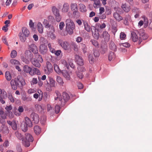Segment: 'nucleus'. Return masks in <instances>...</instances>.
<instances>
[{
  "mask_svg": "<svg viewBox=\"0 0 152 152\" xmlns=\"http://www.w3.org/2000/svg\"><path fill=\"white\" fill-rule=\"evenodd\" d=\"M56 80L60 85H62L64 83L62 78L59 76H57L56 77Z\"/></svg>",
  "mask_w": 152,
  "mask_h": 152,
  "instance_id": "c03bdc74",
  "label": "nucleus"
},
{
  "mask_svg": "<svg viewBox=\"0 0 152 152\" xmlns=\"http://www.w3.org/2000/svg\"><path fill=\"white\" fill-rule=\"evenodd\" d=\"M69 9V5L67 3H65L63 5L62 12H66L68 11Z\"/></svg>",
  "mask_w": 152,
  "mask_h": 152,
  "instance_id": "b1692460",
  "label": "nucleus"
},
{
  "mask_svg": "<svg viewBox=\"0 0 152 152\" xmlns=\"http://www.w3.org/2000/svg\"><path fill=\"white\" fill-rule=\"evenodd\" d=\"M25 123L26 125L29 127H31L32 126V124L30 119L27 117L25 118Z\"/></svg>",
  "mask_w": 152,
  "mask_h": 152,
  "instance_id": "a878e982",
  "label": "nucleus"
},
{
  "mask_svg": "<svg viewBox=\"0 0 152 152\" xmlns=\"http://www.w3.org/2000/svg\"><path fill=\"white\" fill-rule=\"evenodd\" d=\"M126 35L123 32H121L120 35V38L121 40H124L126 39Z\"/></svg>",
  "mask_w": 152,
  "mask_h": 152,
  "instance_id": "8fccbe9b",
  "label": "nucleus"
},
{
  "mask_svg": "<svg viewBox=\"0 0 152 152\" xmlns=\"http://www.w3.org/2000/svg\"><path fill=\"white\" fill-rule=\"evenodd\" d=\"M77 75L78 77L80 79H82L83 77V75L82 72L79 71L76 72Z\"/></svg>",
  "mask_w": 152,
  "mask_h": 152,
  "instance_id": "603ef678",
  "label": "nucleus"
},
{
  "mask_svg": "<svg viewBox=\"0 0 152 152\" xmlns=\"http://www.w3.org/2000/svg\"><path fill=\"white\" fill-rule=\"evenodd\" d=\"M61 63L64 64L65 66H66L67 68H68L69 65L67 63V61L65 60L62 59L61 60Z\"/></svg>",
  "mask_w": 152,
  "mask_h": 152,
  "instance_id": "680f3d73",
  "label": "nucleus"
},
{
  "mask_svg": "<svg viewBox=\"0 0 152 152\" xmlns=\"http://www.w3.org/2000/svg\"><path fill=\"white\" fill-rule=\"evenodd\" d=\"M81 48L83 51V53H86V52L87 50V48L86 47V45L84 44H81Z\"/></svg>",
  "mask_w": 152,
  "mask_h": 152,
  "instance_id": "864d4df0",
  "label": "nucleus"
},
{
  "mask_svg": "<svg viewBox=\"0 0 152 152\" xmlns=\"http://www.w3.org/2000/svg\"><path fill=\"white\" fill-rule=\"evenodd\" d=\"M72 48L75 52H77L78 50V45L75 43H73L71 44Z\"/></svg>",
  "mask_w": 152,
  "mask_h": 152,
  "instance_id": "37998d69",
  "label": "nucleus"
},
{
  "mask_svg": "<svg viewBox=\"0 0 152 152\" xmlns=\"http://www.w3.org/2000/svg\"><path fill=\"white\" fill-rule=\"evenodd\" d=\"M120 45L121 46L122 45V46L126 48H128L130 46V44L128 42L121 43L120 44Z\"/></svg>",
  "mask_w": 152,
  "mask_h": 152,
  "instance_id": "5fc2aeb1",
  "label": "nucleus"
},
{
  "mask_svg": "<svg viewBox=\"0 0 152 152\" xmlns=\"http://www.w3.org/2000/svg\"><path fill=\"white\" fill-rule=\"evenodd\" d=\"M37 29L40 33L42 34L43 31V27L42 24L38 22L37 24Z\"/></svg>",
  "mask_w": 152,
  "mask_h": 152,
  "instance_id": "c85d7f7f",
  "label": "nucleus"
},
{
  "mask_svg": "<svg viewBox=\"0 0 152 152\" xmlns=\"http://www.w3.org/2000/svg\"><path fill=\"white\" fill-rule=\"evenodd\" d=\"M28 49L31 52H32L35 54H36L38 53L37 48L36 45L34 44H32L29 45Z\"/></svg>",
  "mask_w": 152,
  "mask_h": 152,
  "instance_id": "1a4fd4ad",
  "label": "nucleus"
},
{
  "mask_svg": "<svg viewBox=\"0 0 152 152\" xmlns=\"http://www.w3.org/2000/svg\"><path fill=\"white\" fill-rule=\"evenodd\" d=\"M60 109V107L58 105H56L55 107V110L56 113H59Z\"/></svg>",
  "mask_w": 152,
  "mask_h": 152,
  "instance_id": "338daca9",
  "label": "nucleus"
},
{
  "mask_svg": "<svg viewBox=\"0 0 152 152\" xmlns=\"http://www.w3.org/2000/svg\"><path fill=\"white\" fill-rule=\"evenodd\" d=\"M46 28H49V31L47 33V36L48 37L50 38L52 40H54L56 38V36L54 33L55 29L53 26L48 24L45 26Z\"/></svg>",
  "mask_w": 152,
  "mask_h": 152,
  "instance_id": "39448f33",
  "label": "nucleus"
},
{
  "mask_svg": "<svg viewBox=\"0 0 152 152\" xmlns=\"http://www.w3.org/2000/svg\"><path fill=\"white\" fill-rule=\"evenodd\" d=\"M11 126L13 130H16L17 129V126L16 124L15 121H13V124H12Z\"/></svg>",
  "mask_w": 152,
  "mask_h": 152,
  "instance_id": "0e129e2a",
  "label": "nucleus"
},
{
  "mask_svg": "<svg viewBox=\"0 0 152 152\" xmlns=\"http://www.w3.org/2000/svg\"><path fill=\"white\" fill-rule=\"evenodd\" d=\"M61 72L66 80H69L70 79V75L67 71L65 70H63Z\"/></svg>",
  "mask_w": 152,
  "mask_h": 152,
  "instance_id": "4be33fe9",
  "label": "nucleus"
},
{
  "mask_svg": "<svg viewBox=\"0 0 152 152\" xmlns=\"http://www.w3.org/2000/svg\"><path fill=\"white\" fill-rule=\"evenodd\" d=\"M108 57L109 61H111L114 59L115 58V55L114 53L113 52H110L108 54Z\"/></svg>",
  "mask_w": 152,
  "mask_h": 152,
  "instance_id": "473e14b6",
  "label": "nucleus"
},
{
  "mask_svg": "<svg viewBox=\"0 0 152 152\" xmlns=\"http://www.w3.org/2000/svg\"><path fill=\"white\" fill-rule=\"evenodd\" d=\"M65 25L64 23V22H61L60 23L59 25V28L61 30H62L64 26Z\"/></svg>",
  "mask_w": 152,
  "mask_h": 152,
  "instance_id": "774afa93",
  "label": "nucleus"
},
{
  "mask_svg": "<svg viewBox=\"0 0 152 152\" xmlns=\"http://www.w3.org/2000/svg\"><path fill=\"white\" fill-rule=\"evenodd\" d=\"M107 46L106 45H104L102 46L100 51L101 54H104L107 51Z\"/></svg>",
  "mask_w": 152,
  "mask_h": 152,
  "instance_id": "7c9ffc66",
  "label": "nucleus"
},
{
  "mask_svg": "<svg viewBox=\"0 0 152 152\" xmlns=\"http://www.w3.org/2000/svg\"><path fill=\"white\" fill-rule=\"evenodd\" d=\"M10 62L11 64L15 66L20 65V64L19 62L17 60L15 59H12L10 60Z\"/></svg>",
  "mask_w": 152,
  "mask_h": 152,
  "instance_id": "c9c22d12",
  "label": "nucleus"
},
{
  "mask_svg": "<svg viewBox=\"0 0 152 152\" xmlns=\"http://www.w3.org/2000/svg\"><path fill=\"white\" fill-rule=\"evenodd\" d=\"M80 11L82 12H85L86 11V10L85 6L83 4H79Z\"/></svg>",
  "mask_w": 152,
  "mask_h": 152,
  "instance_id": "a19ab883",
  "label": "nucleus"
},
{
  "mask_svg": "<svg viewBox=\"0 0 152 152\" xmlns=\"http://www.w3.org/2000/svg\"><path fill=\"white\" fill-rule=\"evenodd\" d=\"M83 22L85 30L88 32H90L91 31V28L90 27V26L88 24V22L85 20H83Z\"/></svg>",
  "mask_w": 152,
  "mask_h": 152,
  "instance_id": "5701e85b",
  "label": "nucleus"
},
{
  "mask_svg": "<svg viewBox=\"0 0 152 152\" xmlns=\"http://www.w3.org/2000/svg\"><path fill=\"white\" fill-rule=\"evenodd\" d=\"M30 34L28 30L25 27H23L22 29V32H20L18 34L20 39L22 42H24L26 38L29 36Z\"/></svg>",
  "mask_w": 152,
  "mask_h": 152,
  "instance_id": "20e7f679",
  "label": "nucleus"
},
{
  "mask_svg": "<svg viewBox=\"0 0 152 152\" xmlns=\"http://www.w3.org/2000/svg\"><path fill=\"white\" fill-rule=\"evenodd\" d=\"M15 134L16 136L18 139L22 140L23 139V135L18 132L16 131L15 132Z\"/></svg>",
  "mask_w": 152,
  "mask_h": 152,
  "instance_id": "58836bf2",
  "label": "nucleus"
},
{
  "mask_svg": "<svg viewBox=\"0 0 152 152\" xmlns=\"http://www.w3.org/2000/svg\"><path fill=\"white\" fill-rule=\"evenodd\" d=\"M32 68L27 65L24 66L23 67V70L26 73H29L30 74Z\"/></svg>",
  "mask_w": 152,
  "mask_h": 152,
  "instance_id": "cd10ccee",
  "label": "nucleus"
},
{
  "mask_svg": "<svg viewBox=\"0 0 152 152\" xmlns=\"http://www.w3.org/2000/svg\"><path fill=\"white\" fill-rule=\"evenodd\" d=\"M58 42L64 50H67L68 49V47L69 45L68 42L66 41H63L61 39H59L58 40Z\"/></svg>",
  "mask_w": 152,
  "mask_h": 152,
  "instance_id": "0eeeda50",
  "label": "nucleus"
},
{
  "mask_svg": "<svg viewBox=\"0 0 152 152\" xmlns=\"http://www.w3.org/2000/svg\"><path fill=\"white\" fill-rule=\"evenodd\" d=\"M71 8L72 11H78V9L76 3H72L71 4Z\"/></svg>",
  "mask_w": 152,
  "mask_h": 152,
  "instance_id": "72a5a7b5",
  "label": "nucleus"
},
{
  "mask_svg": "<svg viewBox=\"0 0 152 152\" xmlns=\"http://www.w3.org/2000/svg\"><path fill=\"white\" fill-rule=\"evenodd\" d=\"M27 126L22 124L21 126L22 130L24 132H26L28 130Z\"/></svg>",
  "mask_w": 152,
  "mask_h": 152,
  "instance_id": "4d7b16f0",
  "label": "nucleus"
},
{
  "mask_svg": "<svg viewBox=\"0 0 152 152\" xmlns=\"http://www.w3.org/2000/svg\"><path fill=\"white\" fill-rule=\"evenodd\" d=\"M25 84L26 83L24 79L22 78H18V77L10 81L11 86L14 90L17 89L18 87H23Z\"/></svg>",
  "mask_w": 152,
  "mask_h": 152,
  "instance_id": "f257e3e1",
  "label": "nucleus"
},
{
  "mask_svg": "<svg viewBox=\"0 0 152 152\" xmlns=\"http://www.w3.org/2000/svg\"><path fill=\"white\" fill-rule=\"evenodd\" d=\"M44 72L45 74L49 75L53 71V66L51 63L47 61L46 63V66L44 68Z\"/></svg>",
  "mask_w": 152,
  "mask_h": 152,
  "instance_id": "423d86ee",
  "label": "nucleus"
},
{
  "mask_svg": "<svg viewBox=\"0 0 152 152\" xmlns=\"http://www.w3.org/2000/svg\"><path fill=\"white\" fill-rule=\"evenodd\" d=\"M30 116L34 123L36 124L38 123L39 120V118L37 114L35 113H33Z\"/></svg>",
  "mask_w": 152,
  "mask_h": 152,
  "instance_id": "6e6552de",
  "label": "nucleus"
},
{
  "mask_svg": "<svg viewBox=\"0 0 152 152\" xmlns=\"http://www.w3.org/2000/svg\"><path fill=\"white\" fill-rule=\"evenodd\" d=\"M55 18L56 21L57 22H59L61 20V17L60 14H58L57 15H55Z\"/></svg>",
  "mask_w": 152,
  "mask_h": 152,
  "instance_id": "e2e57ef3",
  "label": "nucleus"
},
{
  "mask_svg": "<svg viewBox=\"0 0 152 152\" xmlns=\"http://www.w3.org/2000/svg\"><path fill=\"white\" fill-rule=\"evenodd\" d=\"M94 3L93 4V6L94 8H96L99 7L100 5V0H94Z\"/></svg>",
  "mask_w": 152,
  "mask_h": 152,
  "instance_id": "2f4dec72",
  "label": "nucleus"
},
{
  "mask_svg": "<svg viewBox=\"0 0 152 152\" xmlns=\"http://www.w3.org/2000/svg\"><path fill=\"white\" fill-rule=\"evenodd\" d=\"M77 69L78 71L81 72H84L86 71V69L85 68L81 66L78 67H77Z\"/></svg>",
  "mask_w": 152,
  "mask_h": 152,
  "instance_id": "bf43d9fd",
  "label": "nucleus"
},
{
  "mask_svg": "<svg viewBox=\"0 0 152 152\" xmlns=\"http://www.w3.org/2000/svg\"><path fill=\"white\" fill-rule=\"evenodd\" d=\"M121 7L123 10L126 12H128L131 9L130 6L126 3L122 4Z\"/></svg>",
  "mask_w": 152,
  "mask_h": 152,
  "instance_id": "f8f14e48",
  "label": "nucleus"
},
{
  "mask_svg": "<svg viewBox=\"0 0 152 152\" xmlns=\"http://www.w3.org/2000/svg\"><path fill=\"white\" fill-rule=\"evenodd\" d=\"M22 143L23 145L26 147H28L30 145V142L31 141H28V140H25L24 139H23L22 140Z\"/></svg>",
  "mask_w": 152,
  "mask_h": 152,
  "instance_id": "e433bc0d",
  "label": "nucleus"
},
{
  "mask_svg": "<svg viewBox=\"0 0 152 152\" xmlns=\"http://www.w3.org/2000/svg\"><path fill=\"white\" fill-rule=\"evenodd\" d=\"M31 61L33 65L39 68L41 66L40 63L37 59L34 58H32Z\"/></svg>",
  "mask_w": 152,
  "mask_h": 152,
  "instance_id": "f3484780",
  "label": "nucleus"
},
{
  "mask_svg": "<svg viewBox=\"0 0 152 152\" xmlns=\"http://www.w3.org/2000/svg\"><path fill=\"white\" fill-rule=\"evenodd\" d=\"M123 23L126 25H128L129 21L131 20V16L129 15H126L125 17L123 18Z\"/></svg>",
  "mask_w": 152,
  "mask_h": 152,
  "instance_id": "dca6fc26",
  "label": "nucleus"
},
{
  "mask_svg": "<svg viewBox=\"0 0 152 152\" xmlns=\"http://www.w3.org/2000/svg\"><path fill=\"white\" fill-rule=\"evenodd\" d=\"M93 54L94 56L96 57H98L100 55L99 51L96 50H94Z\"/></svg>",
  "mask_w": 152,
  "mask_h": 152,
  "instance_id": "052dcab7",
  "label": "nucleus"
},
{
  "mask_svg": "<svg viewBox=\"0 0 152 152\" xmlns=\"http://www.w3.org/2000/svg\"><path fill=\"white\" fill-rule=\"evenodd\" d=\"M49 80L50 82L49 85L50 87H55L56 84L55 80L51 77H49ZM46 85L47 86L49 85V83L48 81H47Z\"/></svg>",
  "mask_w": 152,
  "mask_h": 152,
  "instance_id": "412c9836",
  "label": "nucleus"
},
{
  "mask_svg": "<svg viewBox=\"0 0 152 152\" xmlns=\"http://www.w3.org/2000/svg\"><path fill=\"white\" fill-rule=\"evenodd\" d=\"M96 26H92L91 27V30L94 37L96 39H98L99 38V34L98 33L97 34L96 33Z\"/></svg>",
  "mask_w": 152,
  "mask_h": 152,
  "instance_id": "4468645a",
  "label": "nucleus"
},
{
  "mask_svg": "<svg viewBox=\"0 0 152 152\" xmlns=\"http://www.w3.org/2000/svg\"><path fill=\"white\" fill-rule=\"evenodd\" d=\"M66 30L69 34H72L75 28V26L73 21L70 19H68L66 21Z\"/></svg>",
  "mask_w": 152,
  "mask_h": 152,
  "instance_id": "7ed1b4c3",
  "label": "nucleus"
},
{
  "mask_svg": "<svg viewBox=\"0 0 152 152\" xmlns=\"http://www.w3.org/2000/svg\"><path fill=\"white\" fill-rule=\"evenodd\" d=\"M56 97L55 98V100H57L58 99L59 101L60 102V103L63 105H64L65 103L67 102L69 99V95L66 92H64L63 93L62 96L64 101L62 100V96L60 93L58 91L56 92Z\"/></svg>",
  "mask_w": 152,
  "mask_h": 152,
  "instance_id": "f03ea898",
  "label": "nucleus"
},
{
  "mask_svg": "<svg viewBox=\"0 0 152 152\" xmlns=\"http://www.w3.org/2000/svg\"><path fill=\"white\" fill-rule=\"evenodd\" d=\"M5 77L6 80L8 81H10L12 79V76L10 72L7 71L5 72Z\"/></svg>",
  "mask_w": 152,
  "mask_h": 152,
  "instance_id": "f704fd0d",
  "label": "nucleus"
},
{
  "mask_svg": "<svg viewBox=\"0 0 152 152\" xmlns=\"http://www.w3.org/2000/svg\"><path fill=\"white\" fill-rule=\"evenodd\" d=\"M17 54V51L15 50H13L11 51V57L12 58H15L16 57Z\"/></svg>",
  "mask_w": 152,
  "mask_h": 152,
  "instance_id": "09e8293b",
  "label": "nucleus"
},
{
  "mask_svg": "<svg viewBox=\"0 0 152 152\" xmlns=\"http://www.w3.org/2000/svg\"><path fill=\"white\" fill-rule=\"evenodd\" d=\"M52 11L54 14L55 15H57L59 14V10L55 7H54L52 8Z\"/></svg>",
  "mask_w": 152,
  "mask_h": 152,
  "instance_id": "a18cd8bd",
  "label": "nucleus"
},
{
  "mask_svg": "<svg viewBox=\"0 0 152 152\" xmlns=\"http://www.w3.org/2000/svg\"><path fill=\"white\" fill-rule=\"evenodd\" d=\"M25 140L32 142L33 141V138L32 136L30 134L26 133L25 134Z\"/></svg>",
  "mask_w": 152,
  "mask_h": 152,
  "instance_id": "393cba45",
  "label": "nucleus"
},
{
  "mask_svg": "<svg viewBox=\"0 0 152 152\" xmlns=\"http://www.w3.org/2000/svg\"><path fill=\"white\" fill-rule=\"evenodd\" d=\"M40 73L39 69L36 68L34 67L31 69V72L30 75L31 76H33L35 75H39Z\"/></svg>",
  "mask_w": 152,
  "mask_h": 152,
  "instance_id": "2eb2a0df",
  "label": "nucleus"
},
{
  "mask_svg": "<svg viewBox=\"0 0 152 152\" xmlns=\"http://www.w3.org/2000/svg\"><path fill=\"white\" fill-rule=\"evenodd\" d=\"M25 56L27 58H31L32 57V54L31 52L28 50H26L25 51L24 53Z\"/></svg>",
  "mask_w": 152,
  "mask_h": 152,
  "instance_id": "c756f323",
  "label": "nucleus"
},
{
  "mask_svg": "<svg viewBox=\"0 0 152 152\" xmlns=\"http://www.w3.org/2000/svg\"><path fill=\"white\" fill-rule=\"evenodd\" d=\"M110 49L113 50H115L116 49V47L114 43H111L110 46Z\"/></svg>",
  "mask_w": 152,
  "mask_h": 152,
  "instance_id": "6e6d98bb",
  "label": "nucleus"
},
{
  "mask_svg": "<svg viewBox=\"0 0 152 152\" xmlns=\"http://www.w3.org/2000/svg\"><path fill=\"white\" fill-rule=\"evenodd\" d=\"M98 16L99 17V18L102 19H104L106 18V15L104 14H99Z\"/></svg>",
  "mask_w": 152,
  "mask_h": 152,
  "instance_id": "69168bd1",
  "label": "nucleus"
},
{
  "mask_svg": "<svg viewBox=\"0 0 152 152\" xmlns=\"http://www.w3.org/2000/svg\"><path fill=\"white\" fill-rule=\"evenodd\" d=\"M0 115L2 118H6V114L4 113V112L2 110H0Z\"/></svg>",
  "mask_w": 152,
  "mask_h": 152,
  "instance_id": "3c124183",
  "label": "nucleus"
},
{
  "mask_svg": "<svg viewBox=\"0 0 152 152\" xmlns=\"http://www.w3.org/2000/svg\"><path fill=\"white\" fill-rule=\"evenodd\" d=\"M106 24L104 23H103L102 24H100L99 23H97L96 25V26L97 28L99 29L100 28V29H103L104 28L106 27Z\"/></svg>",
  "mask_w": 152,
  "mask_h": 152,
  "instance_id": "79ce46f5",
  "label": "nucleus"
},
{
  "mask_svg": "<svg viewBox=\"0 0 152 152\" xmlns=\"http://www.w3.org/2000/svg\"><path fill=\"white\" fill-rule=\"evenodd\" d=\"M41 130V128L38 126H36L34 127V132L37 135H39L40 134Z\"/></svg>",
  "mask_w": 152,
  "mask_h": 152,
  "instance_id": "bb28decb",
  "label": "nucleus"
},
{
  "mask_svg": "<svg viewBox=\"0 0 152 152\" xmlns=\"http://www.w3.org/2000/svg\"><path fill=\"white\" fill-rule=\"evenodd\" d=\"M131 38L134 42H136L139 40V38L136 33L135 32H132L131 33Z\"/></svg>",
  "mask_w": 152,
  "mask_h": 152,
  "instance_id": "aec40b11",
  "label": "nucleus"
},
{
  "mask_svg": "<svg viewBox=\"0 0 152 152\" xmlns=\"http://www.w3.org/2000/svg\"><path fill=\"white\" fill-rule=\"evenodd\" d=\"M54 69L56 72L58 73L59 74L61 72V71L59 68L58 66L56 64H54Z\"/></svg>",
  "mask_w": 152,
  "mask_h": 152,
  "instance_id": "ea45409f",
  "label": "nucleus"
},
{
  "mask_svg": "<svg viewBox=\"0 0 152 152\" xmlns=\"http://www.w3.org/2000/svg\"><path fill=\"white\" fill-rule=\"evenodd\" d=\"M39 51L42 54H45L47 51V47L45 44H41L40 45Z\"/></svg>",
  "mask_w": 152,
  "mask_h": 152,
  "instance_id": "9b49d317",
  "label": "nucleus"
},
{
  "mask_svg": "<svg viewBox=\"0 0 152 152\" xmlns=\"http://www.w3.org/2000/svg\"><path fill=\"white\" fill-rule=\"evenodd\" d=\"M75 58L78 65L80 66H82L83 65V61L82 57L77 55H76L75 56Z\"/></svg>",
  "mask_w": 152,
  "mask_h": 152,
  "instance_id": "9d476101",
  "label": "nucleus"
},
{
  "mask_svg": "<svg viewBox=\"0 0 152 152\" xmlns=\"http://www.w3.org/2000/svg\"><path fill=\"white\" fill-rule=\"evenodd\" d=\"M88 58L90 63L91 64H93L94 62V59L92 55L91 54L89 55L88 56Z\"/></svg>",
  "mask_w": 152,
  "mask_h": 152,
  "instance_id": "49530a36",
  "label": "nucleus"
},
{
  "mask_svg": "<svg viewBox=\"0 0 152 152\" xmlns=\"http://www.w3.org/2000/svg\"><path fill=\"white\" fill-rule=\"evenodd\" d=\"M26 57H25L23 56H22L21 57V59L22 61L26 64H28L29 63V61L27 58Z\"/></svg>",
  "mask_w": 152,
  "mask_h": 152,
  "instance_id": "de8ad7c7",
  "label": "nucleus"
},
{
  "mask_svg": "<svg viewBox=\"0 0 152 152\" xmlns=\"http://www.w3.org/2000/svg\"><path fill=\"white\" fill-rule=\"evenodd\" d=\"M113 15L114 18L118 22H120L123 19V18L117 12H114Z\"/></svg>",
  "mask_w": 152,
  "mask_h": 152,
  "instance_id": "a211bd4d",
  "label": "nucleus"
},
{
  "mask_svg": "<svg viewBox=\"0 0 152 152\" xmlns=\"http://www.w3.org/2000/svg\"><path fill=\"white\" fill-rule=\"evenodd\" d=\"M142 18L143 19L144 25V26L145 28L147 27L148 26V18L145 16L142 17Z\"/></svg>",
  "mask_w": 152,
  "mask_h": 152,
  "instance_id": "4c0bfd02",
  "label": "nucleus"
},
{
  "mask_svg": "<svg viewBox=\"0 0 152 152\" xmlns=\"http://www.w3.org/2000/svg\"><path fill=\"white\" fill-rule=\"evenodd\" d=\"M140 37L139 38V44H140L142 41V39L143 40H146L148 37V35L143 32L140 34Z\"/></svg>",
  "mask_w": 152,
  "mask_h": 152,
  "instance_id": "ddd939ff",
  "label": "nucleus"
},
{
  "mask_svg": "<svg viewBox=\"0 0 152 152\" xmlns=\"http://www.w3.org/2000/svg\"><path fill=\"white\" fill-rule=\"evenodd\" d=\"M48 46L50 51L52 53H54L55 50L53 48L51 47L50 44H49L48 45Z\"/></svg>",
  "mask_w": 152,
  "mask_h": 152,
  "instance_id": "13d9d810",
  "label": "nucleus"
},
{
  "mask_svg": "<svg viewBox=\"0 0 152 152\" xmlns=\"http://www.w3.org/2000/svg\"><path fill=\"white\" fill-rule=\"evenodd\" d=\"M103 36L106 42H108L110 39V35L108 32L107 31H104L103 33Z\"/></svg>",
  "mask_w": 152,
  "mask_h": 152,
  "instance_id": "6ab92c4d",
  "label": "nucleus"
}]
</instances>
